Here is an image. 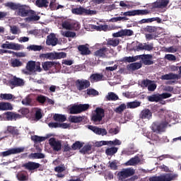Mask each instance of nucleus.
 Listing matches in <instances>:
<instances>
[{"label": "nucleus", "instance_id": "f257e3e1", "mask_svg": "<svg viewBox=\"0 0 181 181\" xmlns=\"http://www.w3.org/2000/svg\"><path fill=\"white\" fill-rule=\"evenodd\" d=\"M4 5L13 11L18 9V13L19 16H30V18H27V21H39V19H40V17H39V16H36L35 11L30 10L29 6H22L13 2L6 3Z\"/></svg>", "mask_w": 181, "mask_h": 181}, {"label": "nucleus", "instance_id": "f03ea898", "mask_svg": "<svg viewBox=\"0 0 181 181\" xmlns=\"http://www.w3.org/2000/svg\"><path fill=\"white\" fill-rule=\"evenodd\" d=\"M62 26L66 30H61L60 33L64 37H76V33L70 30H78L80 24L78 22L71 20H66L62 22Z\"/></svg>", "mask_w": 181, "mask_h": 181}, {"label": "nucleus", "instance_id": "7ed1b4c3", "mask_svg": "<svg viewBox=\"0 0 181 181\" xmlns=\"http://www.w3.org/2000/svg\"><path fill=\"white\" fill-rule=\"evenodd\" d=\"M26 69L22 71L23 74H31V73H40L42 68L40 67V62H36L35 61H28L25 66Z\"/></svg>", "mask_w": 181, "mask_h": 181}, {"label": "nucleus", "instance_id": "20e7f679", "mask_svg": "<svg viewBox=\"0 0 181 181\" xmlns=\"http://www.w3.org/2000/svg\"><path fill=\"white\" fill-rule=\"evenodd\" d=\"M4 84L11 87V88H13V86L19 87L25 84V82L23 81V79L16 78L11 74H8L6 78H4Z\"/></svg>", "mask_w": 181, "mask_h": 181}, {"label": "nucleus", "instance_id": "39448f33", "mask_svg": "<svg viewBox=\"0 0 181 181\" xmlns=\"http://www.w3.org/2000/svg\"><path fill=\"white\" fill-rule=\"evenodd\" d=\"M105 117V111L101 107H97L93 115H92V121L96 124H100V122L103 121V118Z\"/></svg>", "mask_w": 181, "mask_h": 181}, {"label": "nucleus", "instance_id": "423d86ee", "mask_svg": "<svg viewBox=\"0 0 181 181\" xmlns=\"http://www.w3.org/2000/svg\"><path fill=\"white\" fill-rule=\"evenodd\" d=\"M90 108L88 104L74 105L69 108V114H81L83 111H87Z\"/></svg>", "mask_w": 181, "mask_h": 181}, {"label": "nucleus", "instance_id": "0eeeda50", "mask_svg": "<svg viewBox=\"0 0 181 181\" xmlns=\"http://www.w3.org/2000/svg\"><path fill=\"white\" fill-rule=\"evenodd\" d=\"M22 118V116L19 114H16L12 112H7L3 115H0V121H13Z\"/></svg>", "mask_w": 181, "mask_h": 181}, {"label": "nucleus", "instance_id": "6e6552de", "mask_svg": "<svg viewBox=\"0 0 181 181\" xmlns=\"http://www.w3.org/2000/svg\"><path fill=\"white\" fill-rule=\"evenodd\" d=\"M177 177L176 174H164L158 177H152L150 181H171L175 180Z\"/></svg>", "mask_w": 181, "mask_h": 181}, {"label": "nucleus", "instance_id": "1a4fd4ad", "mask_svg": "<svg viewBox=\"0 0 181 181\" xmlns=\"http://www.w3.org/2000/svg\"><path fill=\"white\" fill-rule=\"evenodd\" d=\"M1 47L2 49H8L11 50H23V49H24L23 45H22L15 42H9L8 41L2 44Z\"/></svg>", "mask_w": 181, "mask_h": 181}, {"label": "nucleus", "instance_id": "9d476101", "mask_svg": "<svg viewBox=\"0 0 181 181\" xmlns=\"http://www.w3.org/2000/svg\"><path fill=\"white\" fill-rule=\"evenodd\" d=\"M149 11L148 10H132L126 11L124 13L122 12L121 15H123V18H127V16H136L138 15H148Z\"/></svg>", "mask_w": 181, "mask_h": 181}, {"label": "nucleus", "instance_id": "9b49d317", "mask_svg": "<svg viewBox=\"0 0 181 181\" xmlns=\"http://www.w3.org/2000/svg\"><path fill=\"white\" fill-rule=\"evenodd\" d=\"M75 86L77 90L82 91V90H86L90 87V81L86 79H78L75 81Z\"/></svg>", "mask_w": 181, "mask_h": 181}, {"label": "nucleus", "instance_id": "f8f14e48", "mask_svg": "<svg viewBox=\"0 0 181 181\" xmlns=\"http://www.w3.org/2000/svg\"><path fill=\"white\" fill-rule=\"evenodd\" d=\"M117 175L119 178L121 180L127 179V177H129L130 176L135 175V170L132 168L123 169L122 171L118 173Z\"/></svg>", "mask_w": 181, "mask_h": 181}, {"label": "nucleus", "instance_id": "ddd939ff", "mask_svg": "<svg viewBox=\"0 0 181 181\" xmlns=\"http://www.w3.org/2000/svg\"><path fill=\"white\" fill-rule=\"evenodd\" d=\"M25 151V148L18 147L15 148H11L6 151H4L0 153L1 156H9V155H15L16 153H21Z\"/></svg>", "mask_w": 181, "mask_h": 181}, {"label": "nucleus", "instance_id": "4468645a", "mask_svg": "<svg viewBox=\"0 0 181 181\" xmlns=\"http://www.w3.org/2000/svg\"><path fill=\"white\" fill-rule=\"evenodd\" d=\"M88 128L96 135H101V136L107 135V130L105 129L99 128L93 125L88 126Z\"/></svg>", "mask_w": 181, "mask_h": 181}, {"label": "nucleus", "instance_id": "2eb2a0df", "mask_svg": "<svg viewBox=\"0 0 181 181\" xmlns=\"http://www.w3.org/2000/svg\"><path fill=\"white\" fill-rule=\"evenodd\" d=\"M134 31L128 29L121 30L112 34L113 37H122V36H132Z\"/></svg>", "mask_w": 181, "mask_h": 181}, {"label": "nucleus", "instance_id": "dca6fc26", "mask_svg": "<svg viewBox=\"0 0 181 181\" xmlns=\"http://www.w3.org/2000/svg\"><path fill=\"white\" fill-rule=\"evenodd\" d=\"M49 144L54 151H56L57 152H59V151L62 149V143L59 141H57L54 138L49 139Z\"/></svg>", "mask_w": 181, "mask_h": 181}, {"label": "nucleus", "instance_id": "f3484780", "mask_svg": "<svg viewBox=\"0 0 181 181\" xmlns=\"http://www.w3.org/2000/svg\"><path fill=\"white\" fill-rule=\"evenodd\" d=\"M59 40L56 37V35L54 33H51L47 36V39L46 40V43L47 46H56Z\"/></svg>", "mask_w": 181, "mask_h": 181}, {"label": "nucleus", "instance_id": "a211bd4d", "mask_svg": "<svg viewBox=\"0 0 181 181\" xmlns=\"http://www.w3.org/2000/svg\"><path fill=\"white\" fill-rule=\"evenodd\" d=\"M166 125H168V123L163 124L160 122H154L152 124V130L153 132H163V129Z\"/></svg>", "mask_w": 181, "mask_h": 181}, {"label": "nucleus", "instance_id": "6ab92c4d", "mask_svg": "<svg viewBox=\"0 0 181 181\" xmlns=\"http://www.w3.org/2000/svg\"><path fill=\"white\" fill-rule=\"evenodd\" d=\"M142 86L147 87L148 91H155L156 90V83L149 80L143 81Z\"/></svg>", "mask_w": 181, "mask_h": 181}, {"label": "nucleus", "instance_id": "aec40b11", "mask_svg": "<svg viewBox=\"0 0 181 181\" xmlns=\"http://www.w3.org/2000/svg\"><path fill=\"white\" fill-rule=\"evenodd\" d=\"M140 118L142 119H151L152 118V112L149 109H144L141 112Z\"/></svg>", "mask_w": 181, "mask_h": 181}, {"label": "nucleus", "instance_id": "412c9836", "mask_svg": "<svg viewBox=\"0 0 181 181\" xmlns=\"http://www.w3.org/2000/svg\"><path fill=\"white\" fill-rule=\"evenodd\" d=\"M140 56H141L140 59H141L144 64H146V65L153 64V62L152 61V55L145 54V55H140Z\"/></svg>", "mask_w": 181, "mask_h": 181}, {"label": "nucleus", "instance_id": "4be33fe9", "mask_svg": "<svg viewBox=\"0 0 181 181\" xmlns=\"http://www.w3.org/2000/svg\"><path fill=\"white\" fill-rule=\"evenodd\" d=\"M108 53H110V51H108V49L102 48L96 51L95 52V55H96L98 57H108Z\"/></svg>", "mask_w": 181, "mask_h": 181}, {"label": "nucleus", "instance_id": "5701e85b", "mask_svg": "<svg viewBox=\"0 0 181 181\" xmlns=\"http://www.w3.org/2000/svg\"><path fill=\"white\" fill-rule=\"evenodd\" d=\"M49 128H63L66 129V128H70V124L67 123L58 124L56 122H52L49 124Z\"/></svg>", "mask_w": 181, "mask_h": 181}, {"label": "nucleus", "instance_id": "b1692460", "mask_svg": "<svg viewBox=\"0 0 181 181\" xmlns=\"http://www.w3.org/2000/svg\"><path fill=\"white\" fill-rule=\"evenodd\" d=\"M168 4H169V0H157V1L153 4V8L168 6Z\"/></svg>", "mask_w": 181, "mask_h": 181}, {"label": "nucleus", "instance_id": "393cba45", "mask_svg": "<svg viewBox=\"0 0 181 181\" xmlns=\"http://www.w3.org/2000/svg\"><path fill=\"white\" fill-rule=\"evenodd\" d=\"M13 110L12 105L9 103L0 102V111H8Z\"/></svg>", "mask_w": 181, "mask_h": 181}, {"label": "nucleus", "instance_id": "a878e982", "mask_svg": "<svg viewBox=\"0 0 181 181\" xmlns=\"http://www.w3.org/2000/svg\"><path fill=\"white\" fill-rule=\"evenodd\" d=\"M91 83H97V81H101L104 80L103 74H95L90 77Z\"/></svg>", "mask_w": 181, "mask_h": 181}, {"label": "nucleus", "instance_id": "bb28decb", "mask_svg": "<svg viewBox=\"0 0 181 181\" xmlns=\"http://www.w3.org/2000/svg\"><path fill=\"white\" fill-rule=\"evenodd\" d=\"M24 166L25 168H26V169H28L29 170H35V169H37V168L40 167V164L37 163L30 162L25 163Z\"/></svg>", "mask_w": 181, "mask_h": 181}, {"label": "nucleus", "instance_id": "cd10ccee", "mask_svg": "<svg viewBox=\"0 0 181 181\" xmlns=\"http://www.w3.org/2000/svg\"><path fill=\"white\" fill-rule=\"evenodd\" d=\"M178 77L177 74L170 73L161 76L160 78L161 80H176Z\"/></svg>", "mask_w": 181, "mask_h": 181}, {"label": "nucleus", "instance_id": "c85d7f7f", "mask_svg": "<svg viewBox=\"0 0 181 181\" xmlns=\"http://www.w3.org/2000/svg\"><path fill=\"white\" fill-rule=\"evenodd\" d=\"M141 55H136L135 57H125L123 58V62L134 63V62H136V60H141Z\"/></svg>", "mask_w": 181, "mask_h": 181}, {"label": "nucleus", "instance_id": "c756f323", "mask_svg": "<svg viewBox=\"0 0 181 181\" xmlns=\"http://www.w3.org/2000/svg\"><path fill=\"white\" fill-rule=\"evenodd\" d=\"M141 67H142V64L141 62L132 63L127 66V69L132 71L138 70L141 69Z\"/></svg>", "mask_w": 181, "mask_h": 181}, {"label": "nucleus", "instance_id": "7c9ffc66", "mask_svg": "<svg viewBox=\"0 0 181 181\" xmlns=\"http://www.w3.org/2000/svg\"><path fill=\"white\" fill-rule=\"evenodd\" d=\"M105 98L108 100V101H117V100H118V95L117 94H115L113 92H110L107 93V95L105 96Z\"/></svg>", "mask_w": 181, "mask_h": 181}, {"label": "nucleus", "instance_id": "2f4dec72", "mask_svg": "<svg viewBox=\"0 0 181 181\" xmlns=\"http://www.w3.org/2000/svg\"><path fill=\"white\" fill-rule=\"evenodd\" d=\"M54 119L58 122H64V121L67 119V117H66L64 115L55 114L54 115Z\"/></svg>", "mask_w": 181, "mask_h": 181}, {"label": "nucleus", "instance_id": "473e14b6", "mask_svg": "<svg viewBox=\"0 0 181 181\" xmlns=\"http://www.w3.org/2000/svg\"><path fill=\"white\" fill-rule=\"evenodd\" d=\"M127 108H138V107L141 106V102L139 101H133V102H129L127 103Z\"/></svg>", "mask_w": 181, "mask_h": 181}, {"label": "nucleus", "instance_id": "72a5a7b5", "mask_svg": "<svg viewBox=\"0 0 181 181\" xmlns=\"http://www.w3.org/2000/svg\"><path fill=\"white\" fill-rule=\"evenodd\" d=\"M137 163H139V158L138 157H136L130 159L125 163V165L126 166H134L135 165H137Z\"/></svg>", "mask_w": 181, "mask_h": 181}, {"label": "nucleus", "instance_id": "f704fd0d", "mask_svg": "<svg viewBox=\"0 0 181 181\" xmlns=\"http://www.w3.org/2000/svg\"><path fill=\"white\" fill-rule=\"evenodd\" d=\"M35 4L39 8H42L43 6L47 8V6H49V1L47 0H37Z\"/></svg>", "mask_w": 181, "mask_h": 181}, {"label": "nucleus", "instance_id": "c9c22d12", "mask_svg": "<svg viewBox=\"0 0 181 181\" xmlns=\"http://www.w3.org/2000/svg\"><path fill=\"white\" fill-rule=\"evenodd\" d=\"M30 159H43L45 158V154L42 153H34L29 156Z\"/></svg>", "mask_w": 181, "mask_h": 181}, {"label": "nucleus", "instance_id": "e433bc0d", "mask_svg": "<svg viewBox=\"0 0 181 181\" xmlns=\"http://www.w3.org/2000/svg\"><path fill=\"white\" fill-rule=\"evenodd\" d=\"M69 121L70 122H74V123L81 122V121H83V117H81V116H70L69 117Z\"/></svg>", "mask_w": 181, "mask_h": 181}, {"label": "nucleus", "instance_id": "4c0bfd02", "mask_svg": "<svg viewBox=\"0 0 181 181\" xmlns=\"http://www.w3.org/2000/svg\"><path fill=\"white\" fill-rule=\"evenodd\" d=\"M78 49L81 52V54H90V49H88L87 46L80 45Z\"/></svg>", "mask_w": 181, "mask_h": 181}, {"label": "nucleus", "instance_id": "58836bf2", "mask_svg": "<svg viewBox=\"0 0 181 181\" xmlns=\"http://www.w3.org/2000/svg\"><path fill=\"white\" fill-rule=\"evenodd\" d=\"M13 98V95L11 93H1L0 94V100H4L8 101L9 100H12Z\"/></svg>", "mask_w": 181, "mask_h": 181}, {"label": "nucleus", "instance_id": "ea45409f", "mask_svg": "<svg viewBox=\"0 0 181 181\" xmlns=\"http://www.w3.org/2000/svg\"><path fill=\"white\" fill-rule=\"evenodd\" d=\"M117 152H118V148H117V147H111V148H107L105 151L106 155H107L109 156H112V155L117 153Z\"/></svg>", "mask_w": 181, "mask_h": 181}, {"label": "nucleus", "instance_id": "a19ab883", "mask_svg": "<svg viewBox=\"0 0 181 181\" xmlns=\"http://www.w3.org/2000/svg\"><path fill=\"white\" fill-rule=\"evenodd\" d=\"M107 45H109L110 46H113V47H115L119 45V39H110L107 40Z\"/></svg>", "mask_w": 181, "mask_h": 181}, {"label": "nucleus", "instance_id": "79ce46f5", "mask_svg": "<svg viewBox=\"0 0 181 181\" xmlns=\"http://www.w3.org/2000/svg\"><path fill=\"white\" fill-rule=\"evenodd\" d=\"M47 138H48L47 136H31V139L34 142H43V141H46Z\"/></svg>", "mask_w": 181, "mask_h": 181}, {"label": "nucleus", "instance_id": "37998d69", "mask_svg": "<svg viewBox=\"0 0 181 181\" xmlns=\"http://www.w3.org/2000/svg\"><path fill=\"white\" fill-rule=\"evenodd\" d=\"M120 21H128L127 17H114L107 21V22H112V23L115 22H120Z\"/></svg>", "mask_w": 181, "mask_h": 181}, {"label": "nucleus", "instance_id": "c03bdc74", "mask_svg": "<svg viewBox=\"0 0 181 181\" xmlns=\"http://www.w3.org/2000/svg\"><path fill=\"white\" fill-rule=\"evenodd\" d=\"M148 100L151 103H158V101H160V95H153L151 96H148Z\"/></svg>", "mask_w": 181, "mask_h": 181}, {"label": "nucleus", "instance_id": "a18cd8bd", "mask_svg": "<svg viewBox=\"0 0 181 181\" xmlns=\"http://www.w3.org/2000/svg\"><path fill=\"white\" fill-rule=\"evenodd\" d=\"M95 29H96V30H99V31L103 30L104 32H108L109 30H111V28H110V27H108V25L95 26Z\"/></svg>", "mask_w": 181, "mask_h": 181}, {"label": "nucleus", "instance_id": "49530a36", "mask_svg": "<svg viewBox=\"0 0 181 181\" xmlns=\"http://www.w3.org/2000/svg\"><path fill=\"white\" fill-rule=\"evenodd\" d=\"M54 64L52 62H46L42 63V68L45 71H47V70H49V69H52L53 67Z\"/></svg>", "mask_w": 181, "mask_h": 181}, {"label": "nucleus", "instance_id": "de8ad7c7", "mask_svg": "<svg viewBox=\"0 0 181 181\" xmlns=\"http://www.w3.org/2000/svg\"><path fill=\"white\" fill-rule=\"evenodd\" d=\"M83 13L85 15H96L97 11H95L94 10H90V9L84 8L82 7V15Z\"/></svg>", "mask_w": 181, "mask_h": 181}, {"label": "nucleus", "instance_id": "09e8293b", "mask_svg": "<svg viewBox=\"0 0 181 181\" xmlns=\"http://www.w3.org/2000/svg\"><path fill=\"white\" fill-rule=\"evenodd\" d=\"M127 105L125 103H123L120 105L119 107H117L115 111V112H117L118 114H121L122 111H124V110H127Z\"/></svg>", "mask_w": 181, "mask_h": 181}, {"label": "nucleus", "instance_id": "8fccbe9b", "mask_svg": "<svg viewBox=\"0 0 181 181\" xmlns=\"http://www.w3.org/2000/svg\"><path fill=\"white\" fill-rule=\"evenodd\" d=\"M27 49L28 50H33V52H40L42 46L33 45L27 47Z\"/></svg>", "mask_w": 181, "mask_h": 181}, {"label": "nucleus", "instance_id": "3c124183", "mask_svg": "<svg viewBox=\"0 0 181 181\" xmlns=\"http://www.w3.org/2000/svg\"><path fill=\"white\" fill-rule=\"evenodd\" d=\"M45 59H48L49 60H54L56 59V52H49L44 55Z\"/></svg>", "mask_w": 181, "mask_h": 181}, {"label": "nucleus", "instance_id": "603ef678", "mask_svg": "<svg viewBox=\"0 0 181 181\" xmlns=\"http://www.w3.org/2000/svg\"><path fill=\"white\" fill-rule=\"evenodd\" d=\"M163 50L165 52V53H176L177 52V49L173 47H164Z\"/></svg>", "mask_w": 181, "mask_h": 181}, {"label": "nucleus", "instance_id": "864d4df0", "mask_svg": "<svg viewBox=\"0 0 181 181\" xmlns=\"http://www.w3.org/2000/svg\"><path fill=\"white\" fill-rule=\"evenodd\" d=\"M156 21V18H144L141 20L139 23H151V22H155Z\"/></svg>", "mask_w": 181, "mask_h": 181}, {"label": "nucleus", "instance_id": "5fc2aeb1", "mask_svg": "<svg viewBox=\"0 0 181 181\" xmlns=\"http://www.w3.org/2000/svg\"><path fill=\"white\" fill-rule=\"evenodd\" d=\"M22 64V62H21L19 59H13L11 61L12 67H21Z\"/></svg>", "mask_w": 181, "mask_h": 181}, {"label": "nucleus", "instance_id": "6e6d98bb", "mask_svg": "<svg viewBox=\"0 0 181 181\" xmlns=\"http://www.w3.org/2000/svg\"><path fill=\"white\" fill-rule=\"evenodd\" d=\"M90 151H91V145L87 144L83 147V148L81 150V153L86 155V153H88Z\"/></svg>", "mask_w": 181, "mask_h": 181}, {"label": "nucleus", "instance_id": "4d7b16f0", "mask_svg": "<svg viewBox=\"0 0 181 181\" xmlns=\"http://www.w3.org/2000/svg\"><path fill=\"white\" fill-rule=\"evenodd\" d=\"M164 59L169 60V62H176V57L170 54H165Z\"/></svg>", "mask_w": 181, "mask_h": 181}, {"label": "nucleus", "instance_id": "13d9d810", "mask_svg": "<svg viewBox=\"0 0 181 181\" xmlns=\"http://www.w3.org/2000/svg\"><path fill=\"white\" fill-rule=\"evenodd\" d=\"M72 13L75 15H83V7H79L76 8H73L71 10Z\"/></svg>", "mask_w": 181, "mask_h": 181}, {"label": "nucleus", "instance_id": "bf43d9fd", "mask_svg": "<svg viewBox=\"0 0 181 181\" xmlns=\"http://www.w3.org/2000/svg\"><path fill=\"white\" fill-rule=\"evenodd\" d=\"M144 49H145V43L142 44L141 42H137L134 50L136 52H139V50H144Z\"/></svg>", "mask_w": 181, "mask_h": 181}, {"label": "nucleus", "instance_id": "052dcab7", "mask_svg": "<svg viewBox=\"0 0 181 181\" xmlns=\"http://www.w3.org/2000/svg\"><path fill=\"white\" fill-rule=\"evenodd\" d=\"M108 145H114L115 146L121 145L122 142L118 139H115L114 141H107Z\"/></svg>", "mask_w": 181, "mask_h": 181}, {"label": "nucleus", "instance_id": "680f3d73", "mask_svg": "<svg viewBox=\"0 0 181 181\" xmlns=\"http://www.w3.org/2000/svg\"><path fill=\"white\" fill-rule=\"evenodd\" d=\"M30 103H32V99L29 96H27L22 100L23 105H30Z\"/></svg>", "mask_w": 181, "mask_h": 181}, {"label": "nucleus", "instance_id": "e2e57ef3", "mask_svg": "<svg viewBox=\"0 0 181 181\" xmlns=\"http://www.w3.org/2000/svg\"><path fill=\"white\" fill-rule=\"evenodd\" d=\"M55 172H57V173H62V172H64V170H66V166L64 165H59V166H57L54 168Z\"/></svg>", "mask_w": 181, "mask_h": 181}, {"label": "nucleus", "instance_id": "0e129e2a", "mask_svg": "<svg viewBox=\"0 0 181 181\" xmlns=\"http://www.w3.org/2000/svg\"><path fill=\"white\" fill-rule=\"evenodd\" d=\"M83 146V144L80 141H76L72 145V149L76 151V149H80Z\"/></svg>", "mask_w": 181, "mask_h": 181}, {"label": "nucleus", "instance_id": "69168bd1", "mask_svg": "<svg viewBox=\"0 0 181 181\" xmlns=\"http://www.w3.org/2000/svg\"><path fill=\"white\" fill-rule=\"evenodd\" d=\"M88 95H98V91L95 89H87Z\"/></svg>", "mask_w": 181, "mask_h": 181}, {"label": "nucleus", "instance_id": "338daca9", "mask_svg": "<svg viewBox=\"0 0 181 181\" xmlns=\"http://www.w3.org/2000/svg\"><path fill=\"white\" fill-rule=\"evenodd\" d=\"M66 54L64 52H55V59H64Z\"/></svg>", "mask_w": 181, "mask_h": 181}, {"label": "nucleus", "instance_id": "774afa93", "mask_svg": "<svg viewBox=\"0 0 181 181\" xmlns=\"http://www.w3.org/2000/svg\"><path fill=\"white\" fill-rule=\"evenodd\" d=\"M13 56H16V57H26V53L25 52H11Z\"/></svg>", "mask_w": 181, "mask_h": 181}]
</instances>
